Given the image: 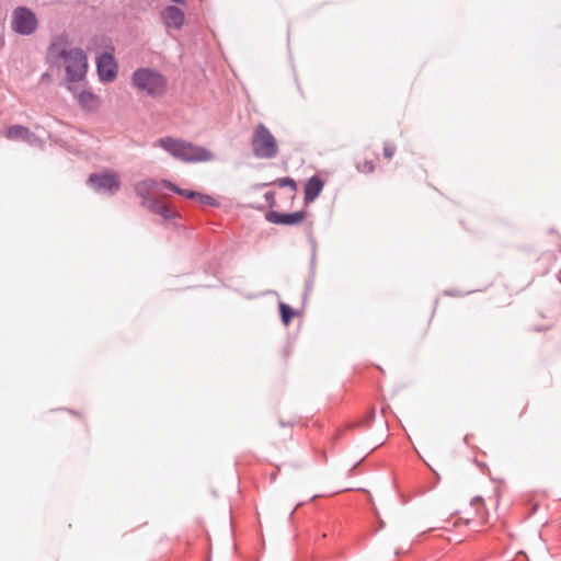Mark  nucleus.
<instances>
[{
    "label": "nucleus",
    "mask_w": 561,
    "mask_h": 561,
    "mask_svg": "<svg viewBox=\"0 0 561 561\" xmlns=\"http://www.w3.org/2000/svg\"><path fill=\"white\" fill-rule=\"evenodd\" d=\"M48 57L53 62L62 60L65 67L66 88L76 92V84L83 81L88 71V58L81 48H68L65 37L56 38L48 48Z\"/></svg>",
    "instance_id": "nucleus-1"
},
{
    "label": "nucleus",
    "mask_w": 561,
    "mask_h": 561,
    "mask_svg": "<svg viewBox=\"0 0 561 561\" xmlns=\"http://www.w3.org/2000/svg\"><path fill=\"white\" fill-rule=\"evenodd\" d=\"M172 157L183 162L209 161L214 153L194 142H158Z\"/></svg>",
    "instance_id": "nucleus-2"
},
{
    "label": "nucleus",
    "mask_w": 561,
    "mask_h": 561,
    "mask_svg": "<svg viewBox=\"0 0 561 561\" xmlns=\"http://www.w3.org/2000/svg\"><path fill=\"white\" fill-rule=\"evenodd\" d=\"M134 85L148 95L157 96L165 92V79L159 72L142 68L137 69L133 75Z\"/></svg>",
    "instance_id": "nucleus-3"
},
{
    "label": "nucleus",
    "mask_w": 561,
    "mask_h": 561,
    "mask_svg": "<svg viewBox=\"0 0 561 561\" xmlns=\"http://www.w3.org/2000/svg\"><path fill=\"white\" fill-rule=\"evenodd\" d=\"M88 184L99 193L114 195L121 188V179L114 171H103L90 174Z\"/></svg>",
    "instance_id": "nucleus-4"
},
{
    "label": "nucleus",
    "mask_w": 561,
    "mask_h": 561,
    "mask_svg": "<svg viewBox=\"0 0 561 561\" xmlns=\"http://www.w3.org/2000/svg\"><path fill=\"white\" fill-rule=\"evenodd\" d=\"M37 27V19L35 14L25 7H19L12 14V28L21 35H30Z\"/></svg>",
    "instance_id": "nucleus-5"
},
{
    "label": "nucleus",
    "mask_w": 561,
    "mask_h": 561,
    "mask_svg": "<svg viewBox=\"0 0 561 561\" xmlns=\"http://www.w3.org/2000/svg\"><path fill=\"white\" fill-rule=\"evenodd\" d=\"M163 186L162 181H157L153 179H147L136 183L135 192L141 199V206L146 207L153 201L156 197H152L151 194L160 193V187Z\"/></svg>",
    "instance_id": "nucleus-6"
},
{
    "label": "nucleus",
    "mask_w": 561,
    "mask_h": 561,
    "mask_svg": "<svg viewBox=\"0 0 561 561\" xmlns=\"http://www.w3.org/2000/svg\"><path fill=\"white\" fill-rule=\"evenodd\" d=\"M98 73L102 81L111 82L116 78L117 64L111 54L104 53L98 58Z\"/></svg>",
    "instance_id": "nucleus-7"
},
{
    "label": "nucleus",
    "mask_w": 561,
    "mask_h": 561,
    "mask_svg": "<svg viewBox=\"0 0 561 561\" xmlns=\"http://www.w3.org/2000/svg\"><path fill=\"white\" fill-rule=\"evenodd\" d=\"M306 217L305 211H294L289 214L278 213L276 210H270L265 215V219L275 225L295 226L300 224Z\"/></svg>",
    "instance_id": "nucleus-8"
},
{
    "label": "nucleus",
    "mask_w": 561,
    "mask_h": 561,
    "mask_svg": "<svg viewBox=\"0 0 561 561\" xmlns=\"http://www.w3.org/2000/svg\"><path fill=\"white\" fill-rule=\"evenodd\" d=\"M161 18L167 27H173L176 30L181 28L185 21L184 12L175 5H168L164 8L161 12Z\"/></svg>",
    "instance_id": "nucleus-9"
},
{
    "label": "nucleus",
    "mask_w": 561,
    "mask_h": 561,
    "mask_svg": "<svg viewBox=\"0 0 561 561\" xmlns=\"http://www.w3.org/2000/svg\"><path fill=\"white\" fill-rule=\"evenodd\" d=\"M146 208L149 211L159 215L164 221L180 218V213L178 210L172 209L168 204L158 198L151 201Z\"/></svg>",
    "instance_id": "nucleus-10"
},
{
    "label": "nucleus",
    "mask_w": 561,
    "mask_h": 561,
    "mask_svg": "<svg viewBox=\"0 0 561 561\" xmlns=\"http://www.w3.org/2000/svg\"><path fill=\"white\" fill-rule=\"evenodd\" d=\"M73 94L76 95L79 105L83 110H85L88 112H94L100 107V104H101L100 99L93 92L88 91V90H82V91L78 92L76 90V92Z\"/></svg>",
    "instance_id": "nucleus-11"
},
{
    "label": "nucleus",
    "mask_w": 561,
    "mask_h": 561,
    "mask_svg": "<svg viewBox=\"0 0 561 561\" xmlns=\"http://www.w3.org/2000/svg\"><path fill=\"white\" fill-rule=\"evenodd\" d=\"M323 186L324 182L318 175L311 176L305 185V202L307 204L313 202L322 192Z\"/></svg>",
    "instance_id": "nucleus-12"
},
{
    "label": "nucleus",
    "mask_w": 561,
    "mask_h": 561,
    "mask_svg": "<svg viewBox=\"0 0 561 561\" xmlns=\"http://www.w3.org/2000/svg\"><path fill=\"white\" fill-rule=\"evenodd\" d=\"M162 184H163V187H167L170 191H172L181 196H184V197L191 198V199L198 198L204 204H209L210 201L213 199L208 195L199 194L195 191L180 188L175 184H173L172 182H170L168 180H162Z\"/></svg>",
    "instance_id": "nucleus-13"
},
{
    "label": "nucleus",
    "mask_w": 561,
    "mask_h": 561,
    "mask_svg": "<svg viewBox=\"0 0 561 561\" xmlns=\"http://www.w3.org/2000/svg\"><path fill=\"white\" fill-rule=\"evenodd\" d=\"M253 153L257 159H272L278 152L277 142H252Z\"/></svg>",
    "instance_id": "nucleus-14"
},
{
    "label": "nucleus",
    "mask_w": 561,
    "mask_h": 561,
    "mask_svg": "<svg viewBox=\"0 0 561 561\" xmlns=\"http://www.w3.org/2000/svg\"><path fill=\"white\" fill-rule=\"evenodd\" d=\"M5 136L9 139L31 140L33 134L31 130L22 125H12L8 128Z\"/></svg>",
    "instance_id": "nucleus-15"
},
{
    "label": "nucleus",
    "mask_w": 561,
    "mask_h": 561,
    "mask_svg": "<svg viewBox=\"0 0 561 561\" xmlns=\"http://www.w3.org/2000/svg\"><path fill=\"white\" fill-rule=\"evenodd\" d=\"M252 140H275L273 135L264 125H259L253 134Z\"/></svg>",
    "instance_id": "nucleus-16"
},
{
    "label": "nucleus",
    "mask_w": 561,
    "mask_h": 561,
    "mask_svg": "<svg viewBox=\"0 0 561 561\" xmlns=\"http://www.w3.org/2000/svg\"><path fill=\"white\" fill-rule=\"evenodd\" d=\"M356 169L360 173L370 174L375 171V163L373 160H358L356 162Z\"/></svg>",
    "instance_id": "nucleus-17"
},
{
    "label": "nucleus",
    "mask_w": 561,
    "mask_h": 561,
    "mask_svg": "<svg viewBox=\"0 0 561 561\" xmlns=\"http://www.w3.org/2000/svg\"><path fill=\"white\" fill-rule=\"evenodd\" d=\"M273 184L279 186V187H289L293 192V194L296 192L297 190V184L295 182L294 179L291 178H282V179H277L273 182Z\"/></svg>",
    "instance_id": "nucleus-18"
},
{
    "label": "nucleus",
    "mask_w": 561,
    "mask_h": 561,
    "mask_svg": "<svg viewBox=\"0 0 561 561\" xmlns=\"http://www.w3.org/2000/svg\"><path fill=\"white\" fill-rule=\"evenodd\" d=\"M279 310H280V316H282V320L285 324H288L291 320V318L294 317V310L286 304L284 302H280L279 304Z\"/></svg>",
    "instance_id": "nucleus-19"
},
{
    "label": "nucleus",
    "mask_w": 561,
    "mask_h": 561,
    "mask_svg": "<svg viewBox=\"0 0 561 561\" xmlns=\"http://www.w3.org/2000/svg\"><path fill=\"white\" fill-rule=\"evenodd\" d=\"M471 505L473 507H476V511H477V515L479 516V518L481 520H484V517H485V507H484V503H483V499L482 497H474L472 499L471 501Z\"/></svg>",
    "instance_id": "nucleus-20"
},
{
    "label": "nucleus",
    "mask_w": 561,
    "mask_h": 561,
    "mask_svg": "<svg viewBox=\"0 0 561 561\" xmlns=\"http://www.w3.org/2000/svg\"><path fill=\"white\" fill-rule=\"evenodd\" d=\"M275 192L268 191L264 194V198L268 205V207L273 208L276 206V198H275Z\"/></svg>",
    "instance_id": "nucleus-21"
},
{
    "label": "nucleus",
    "mask_w": 561,
    "mask_h": 561,
    "mask_svg": "<svg viewBox=\"0 0 561 561\" xmlns=\"http://www.w3.org/2000/svg\"><path fill=\"white\" fill-rule=\"evenodd\" d=\"M396 152V147L392 146V145H387L385 146L383 148V156L386 159H391L392 156Z\"/></svg>",
    "instance_id": "nucleus-22"
},
{
    "label": "nucleus",
    "mask_w": 561,
    "mask_h": 561,
    "mask_svg": "<svg viewBox=\"0 0 561 561\" xmlns=\"http://www.w3.org/2000/svg\"><path fill=\"white\" fill-rule=\"evenodd\" d=\"M161 140H168V141H171V140H174L173 138L171 137H165V138H162Z\"/></svg>",
    "instance_id": "nucleus-23"
}]
</instances>
